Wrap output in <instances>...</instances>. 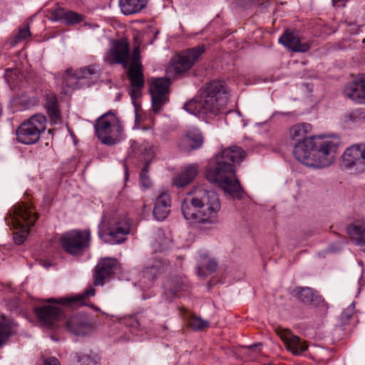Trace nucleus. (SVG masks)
<instances>
[{"mask_svg":"<svg viewBox=\"0 0 365 365\" xmlns=\"http://www.w3.org/2000/svg\"><path fill=\"white\" fill-rule=\"evenodd\" d=\"M262 344L260 343L259 344H254L251 345L249 349L252 351H255L258 347H260Z\"/></svg>","mask_w":365,"mask_h":365,"instance_id":"50","label":"nucleus"},{"mask_svg":"<svg viewBox=\"0 0 365 365\" xmlns=\"http://www.w3.org/2000/svg\"><path fill=\"white\" fill-rule=\"evenodd\" d=\"M246 157L245 150L237 145L224 148L212 160L206 170V178L216 182L225 192L233 197L242 199L243 190L236 178V164Z\"/></svg>","mask_w":365,"mask_h":365,"instance_id":"1","label":"nucleus"},{"mask_svg":"<svg viewBox=\"0 0 365 365\" xmlns=\"http://www.w3.org/2000/svg\"><path fill=\"white\" fill-rule=\"evenodd\" d=\"M74 359L76 361V365H97L96 361L87 355L75 354Z\"/></svg>","mask_w":365,"mask_h":365,"instance_id":"40","label":"nucleus"},{"mask_svg":"<svg viewBox=\"0 0 365 365\" xmlns=\"http://www.w3.org/2000/svg\"><path fill=\"white\" fill-rule=\"evenodd\" d=\"M136 62L138 65H142L139 58V48H135L132 53V61L131 63Z\"/></svg>","mask_w":365,"mask_h":365,"instance_id":"47","label":"nucleus"},{"mask_svg":"<svg viewBox=\"0 0 365 365\" xmlns=\"http://www.w3.org/2000/svg\"><path fill=\"white\" fill-rule=\"evenodd\" d=\"M221 204L217 193L203 187L195 188L181 202L184 218L200 227H207L217 221Z\"/></svg>","mask_w":365,"mask_h":365,"instance_id":"2","label":"nucleus"},{"mask_svg":"<svg viewBox=\"0 0 365 365\" xmlns=\"http://www.w3.org/2000/svg\"><path fill=\"white\" fill-rule=\"evenodd\" d=\"M140 180L142 185L146 188H149L152 185L151 180L148 174H140Z\"/></svg>","mask_w":365,"mask_h":365,"instance_id":"45","label":"nucleus"},{"mask_svg":"<svg viewBox=\"0 0 365 365\" xmlns=\"http://www.w3.org/2000/svg\"><path fill=\"white\" fill-rule=\"evenodd\" d=\"M31 36L30 29L29 24L20 26L15 34L14 40L11 42L12 46H15L17 43L24 41Z\"/></svg>","mask_w":365,"mask_h":365,"instance_id":"35","label":"nucleus"},{"mask_svg":"<svg viewBox=\"0 0 365 365\" xmlns=\"http://www.w3.org/2000/svg\"><path fill=\"white\" fill-rule=\"evenodd\" d=\"M157 148L148 144L145 145L143 147V154L145 156V160L147 159L151 161V160L155 156Z\"/></svg>","mask_w":365,"mask_h":365,"instance_id":"41","label":"nucleus"},{"mask_svg":"<svg viewBox=\"0 0 365 365\" xmlns=\"http://www.w3.org/2000/svg\"><path fill=\"white\" fill-rule=\"evenodd\" d=\"M217 262L213 259L208 258L207 253H202L200 255L197 266V274L200 277L205 276L203 272L204 269H205L208 272L212 273L217 269Z\"/></svg>","mask_w":365,"mask_h":365,"instance_id":"29","label":"nucleus"},{"mask_svg":"<svg viewBox=\"0 0 365 365\" xmlns=\"http://www.w3.org/2000/svg\"><path fill=\"white\" fill-rule=\"evenodd\" d=\"M279 42L295 52H306L310 48L307 42H302L297 33L286 30L279 38Z\"/></svg>","mask_w":365,"mask_h":365,"instance_id":"22","label":"nucleus"},{"mask_svg":"<svg viewBox=\"0 0 365 365\" xmlns=\"http://www.w3.org/2000/svg\"><path fill=\"white\" fill-rule=\"evenodd\" d=\"M204 51V46L199 45L181 52L173 63L175 73L180 74L190 69Z\"/></svg>","mask_w":365,"mask_h":365,"instance_id":"14","label":"nucleus"},{"mask_svg":"<svg viewBox=\"0 0 365 365\" xmlns=\"http://www.w3.org/2000/svg\"><path fill=\"white\" fill-rule=\"evenodd\" d=\"M362 41H363V43H365V38Z\"/></svg>","mask_w":365,"mask_h":365,"instance_id":"53","label":"nucleus"},{"mask_svg":"<svg viewBox=\"0 0 365 365\" xmlns=\"http://www.w3.org/2000/svg\"><path fill=\"white\" fill-rule=\"evenodd\" d=\"M129 45L125 41H116L107 53L105 60L110 64H128Z\"/></svg>","mask_w":365,"mask_h":365,"instance_id":"18","label":"nucleus"},{"mask_svg":"<svg viewBox=\"0 0 365 365\" xmlns=\"http://www.w3.org/2000/svg\"><path fill=\"white\" fill-rule=\"evenodd\" d=\"M101 237L110 244H120L125 241L130 231V222L123 213L115 210L104 212L98 225Z\"/></svg>","mask_w":365,"mask_h":365,"instance_id":"6","label":"nucleus"},{"mask_svg":"<svg viewBox=\"0 0 365 365\" xmlns=\"http://www.w3.org/2000/svg\"><path fill=\"white\" fill-rule=\"evenodd\" d=\"M12 324L9 322L0 323V346L12 334Z\"/></svg>","mask_w":365,"mask_h":365,"instance_id":"38","label":"nucleus"},{"mask_svg":"<svg viewBox=\"0 0 365 365\" xmlns=\"http://www.w3.org/2000/svg\"><path fill=\"white\" fill-rule=\"evenodd\" d=\"M291 294L307 305L318 306L324 302L322 297L317 291L308 287H297L291 292Z\"/></svg>","mask_w":365,"mask_h":365,"instance_id":"20","label":"nucleus"},{"mask_svg":"<svg viewBox=\"0 0 365 365\" xmlns=\"http://www.w3.org/2000/svg\"><path fill=\"white\" fill-rule=\"evenodd\" d=\"M60 243L68 254L81 256L90 247L91 233L88 230H71L61 235Z\"/></svg>","mask_w":365,"mask_h":365,"instance_id":"10","label":"nucleus"},{"mask_svg":"<svg viewBox=\"0 0 365 365\" xmlns=\"http://www.w3.org/2000/svg\"><path fill=\"white\" fill-rule=\"evenodd\" d=\"M351 242L365 252V222H356L347 227Z\"/></svg>","mask_w":365,"mask_h":365,"instance_id":"25","label":"nucleus"},{"mask_svg":"<svg viewBox=\"0 0 365 365\" xmlns=\"http://www.w3.org/2000/svg\"><path fill=\"white\" fill-rule=\"evenodd\" d=\"M171 200L167 192H161L155 199L153 207V216L158 221H163L170 212Z\"/></svg>","mask_w":365,"mask_h":365,"instance_id":"23","label":"nucleus"},{"mask_svg":"<svg viewBox=\"0 0 365 365\" xmlns=\"http://www.w3.org/2000/svg\"><path fill=\"white\" fill-rule=\"evenodd\" d=\"M354 308L355 305L354 303H352L343 311V312L339 317V320L342 326H345L349 323L350 319L351 318L354 314Z\"/></svg>","mask_w":365,"mask_h":365,"instance_id":"39","label":"nucleus"},{"mask_svg":"<svg viewBox=\"0 0 365 365\" xmlns=\"http://www.w3.org/2000/svg\"><path fill=\"white\" fill-rule=\"evenodd\" d=\"M198 168V165L195 163L185 166L180 173L173 178V184L178 187H185L195 178Z\"/></svg>","mask_w":365,"mask_h":365,"instance_id":"24","label":"nucleus"},{"mask_svg":"<svg viewBox=\"0 0 365 365\" xmlns=\"http://www.w3.org/2000/svg\"><path fill=\"white\" fill-rule=\"evenodd\" d=\"M359 145L360 146V149L361 150V151L363 152V154L365 156V144H359Z\"/></svg>","mask_w":365,"mask_h":365,"instance_id":"51","label":"nucleus"},{"mask_svg":"<svg viewBox=\"0 0 365 365\" xmlns=\"http://www.w3.org/2000/svg\"><path fill=\"white\" fill-rule=\"evenodd\" d=\"M19 73L17 69H6L5 71V79L6 82L10 85H15L14 77H16Z\"/></svg>","mask_w":365,"mask_h":365,"instance_id":"42","label":"nucleus"},{"mask_svg":"<svg viewBox=\"0 0 365 365\" xmlns=\"http://www.w3.org/2000/svg\"><path fill=\"white\" fill-rule=\"evenodd\" d=\"M34 313L39 322L46 327L54 329L65 324L66 329L76 335H85L92 329V326L85 316L74 315L66 321L62 311L56 306L36 307Z\"/></svg>","mask_w":365,"mask_h":365,"instance_id":"5","label":"nucleus"},{"mask_svg":"<svg viewBox=\"0 0 365 365\" xmlns=\"http://www.w3.org/2000/svg\"><path fill=\"white\" fill-rule=\"evenodd\" d=\"M143 87L130 86L129 94L133 101L136 100L141 96V89Z\"/></svg>","mask_w":365,"mask_h":365,"instance_id":"44","label":"nucleus"},{"mask_svg":"<svg viewBox=\"0 0 365 365\" xmlns=\"http://www.w3.org/2000/svg\"><path fill=\"white\" fill-rule=\"evenodd\" d=\"M66 10L59 6L51 8L48 10V19L52 21H63Z\"/></svg>","mask_w":365,"mask_h":365,"instance_id":"37","label":"nucleus"},{"mask_svg":"<svg viewBox=\"0 0 365 365\" xmlns=\"http://www.w3.org/2000/svg\"><path fill=\"white\" fill-rule=\"evenodd\" d=\"M339 143L338 138L311 136L305 141L296 143L293 153L299 162L307 166L326 167L333 162Z\"/></svg>","mask_w":365,"mask_h":365,"instance_id":"4","label":"nucleus"},{"mask_svg":"<svg viewBox=\"0 0 365 365\" xmlns=\"http://www.w3.org/2000/svg\"><path fill=\"white\" fill-rule=\"evenodd\" d=\"M341 120L346 125L365 122V110L358 108L347 112L341 116Z\"/></svg>","mask_w":365,"mask_h":365,"instance_id":"30","label":"nucleus"},{"mask_svg":"<svg viewBox=\"0 0 365 365\" xmlns=\"http://www.w3.org/2000/svg\"><path fill=\"white\" fill-rule=\"evenodd\" d=\"M83 21V16L78 13L72 11H66L63 23L67 26L77 24Z\"/></svg>","mask_w":365,"mask_h":365,"instance_id":"36","label":"nucleus"},{"mask_svg":"<svg viewBox=\"0 0 365 365\" xmlns=\"http://www.w3.org/2000/svg\"><path fill=\"white\" fill-rule=\"evenodd\" d=\"M46 117L41 114L32 115L23 122L16 130V138L19 143L31 145L36 143L45 130Z\"/></svg>","mask_w":365,"mask_h":365,"instance_id":"9","label":"nucleus"},{"mask_svg":"<svg viewBox=\"0 0 365 365\" xmlns=\"http://www.w3.org/2000/svg\"><path fill=\"white\" fill-rule=\"evenodd\" d=\"M150 163V160L145 159V164L144 165L140 174H143V175L148 174Z\"/></svg>","mask_w":365,"mask_h":365,"instance_id":"48","label":"nucleus"},{"mask_svg":"<svg viewBox=\"0 0 365 365\" xmlns=\"http://www.w3.org/2000/svg\"><path fill=\"white\" fill-rule=\"evenodd\" d=\"M99 76L98 69L96 66L91 65L86 67L81 68L75 73L72 74L71 70H67L63 76V83L66 86L76 88L78 86L74 84L83 85L85 83L90 86L91 83L96 81Z\"/></svg>","mask_w":365,"mask_h":365,"instance_id":"11","label":"nucleus"},{"mask_svg":"<svg viewBox=\"0 0 365 365\" xmlns=\"http://www.w3.org/2000/svg\"><path fill=\"white\" fill-rule=\"evenodd\" d=\"M118 268L119 264L115 259L108 257L101 259L96 267L94 285H102L104 280L113 274Z\"/></svg>","mask_w":365,"mask_h":365,"instance_id":"17","label":"nucleus"},{"mask_svg":"<svg viewBox=\"0 0 365 365\" xmlns=\"http://www.w3.org/2000/svg\"><path fill=\"white\" fill-rule=\"evenodd\" d=\"M203 144V137L198 129H191L180 138L179 148L184 152H191L200 148Z\"/></svg>","mask_w":365,"mask_h":365,"instance_id":"21","label":"nucleus"},{"mask_svg":"<svg viewBox=\"0 0 365 365\" xmlns=\"http://www.w3.org/2000/svg\"><path fill=\"white\" fill-rule=\"evenodd\" d=\"M184 282L181 277H175L173 279H170L164 282L163 287L165 294L169 292L172 295H175L178 292L182 290Z\"/></svg>","mask_w":365,"mask_h":365,"instance_id":"32","label":"nucleus"},{"mask_svg":"<svg viewBox=\"0 0 365 365\" xmlns=\"http://www.w3.org/2000/svg\"><path fill=\"white\" fill-rule=\"evenodd\" d=\"M43 365H61L59 360L53 356L46 359Z\"/></svg>","mask_w":365,"mask_h":365,"instance_id":"46","label":"nucleus"},{"mask_svg":"<svg viewBox=\"0 0 365 365\" xmlns=\"http://www.w3.org/2000/svg\"><path fill=\"white\" fill-rule=\"evenodd\" d=\"M312 126L308 123H300L292 125L289 128L290 138L297 142L305 141L310 137H307L312 131Z\"/></svg>","mask_w":365,"mask_h":365,"instance_id":"26","label":"nucleus"},{"mask_svg":"<svg viewBox=\"0 0 365 365\" xmlns=\"http://www.w3.org/2000/svg\"><path fill=\"white\" fill-rule=\"evenodd\" d=\"M95 133L102 143L114 145L124 138V129L118 118L112 112L100 116L94 124Z\"/></svg>","mask_w":365,"mask_h":365,"instance_id":"8","label":"nucleus"},{"mask_svg":"<svg viewBox=\"0 0 365 365\" xmlns=\"http://www.w3.org/2000/svg\"><path fill=\"white\" fill-rule=\"evenodd\" d=\"M344 93L353 101L365 104V74L357 75L353 83L346 86Z\"/></svg>","mask_w":365,"mask_h":365,"instance_id":"19","label":"nucleus"},{"mask_svg":"<svg viewBox=\"0 0 365 365\" xmlns=\"http://www.w3.org/2000/svg\"><path fill=\"white\" fill-rule=\"evenodd\" d=\"M96 289L93 287L87 289L83 294H80L74 297L71 298H62L58 302L65 305H72L73 303L83 304V300L88 297H93L95 295Z\"/></svg>","mask_w":365,"mask_h":365,"instance_id":"33","label":"nucleus"},{"mask_svg":"<svg viewBox=\"0 0 365 365\" xmlns=\"http://www.w3.org/2000/svg\"><path fill=\"white\" fill-rule=\"evenodd\" d=\"M170 81L167 78H159L153 81L150 86L153 110L158 113L168 100Z\"/></svg>","mask_w":365,"mask_h":365,"instance_id":"15","label":"nucleus"},{"mask_svg":"<svg viewBox=\"0 0 365 365\" xmlns=\"http://www.w3.org/2000/svg\"><path fill=\"white\" fill-rule=\"evenodd\" d=\"M37 214L32 207L25 203L14 206L5 217L8 225L16 230L14 232V240L16 245H21L26 239L30 227L37 220Z\"/></svg>","mask_w":365,"mask_h":365,"instance_id":"7","label":"nucleus"},{"mask_svg":"<svg viewBox=\"0 0 365 365\" xmlns=\"http://www.w3.org/2000/svg\"><path fill=\"white\" fill-rule=\"evenodd\" d=\"M252 4H256L258 5H263L265 3H267L269 0H250Z\"/></svg>","mask_w":365,"mask_h":365,"instance_id":"49","label":"nucleus"},{"mask_svg":"<svg viewBox=\"0 0 365 365\" xmlns=\"http://www.w3.org/2000/svg\"><path fill=\"white\" fill-rule=\"evenodd\" d=\"M229 93L226 84L222 81L210 82L201 93L184 104V109L205 120L227 113Z\"/></svg>","mask_w":365,"mask_h":365,"instance_id":"3","label":"nucleus"},{"mask_svg":"<svg viewBox=\"0 0 365 365\" xmlns=\"http://www.w3.org/2000/svg\"><path fill=\"white\" fill-rule=\"evenodd\" d=\"M187 325L194 331H200L210 327V322L196 315L190 316L187 319Z\"/></svg>","mask_w":365,"mask_h":365,"instance_id":"34","label":"nucleus"},{"mask_svg":"<svg viewBox=\"0 0 365 365\" xmlns=\"http://www.w3.org/2000/svg\"><path fill=\"white\" fill-rule=\"evenodd\" d=\"M125 324L126 326L133 329H138L140 325L139 319L135 315L130 316L128 318L125 319Z\"/></svg>","mask_w":365,"mask_h":365,"instance_id":"43","label":"nucleus"},{"mask_svg":"<svg viewBox=\"0 0 365 365\" xmlns=\"http://www.w3.org/2000/svg\"><path fill=\"white\" fill-rule=\"evenodd\" d=\"M142 69V65H138L136 62L130 63L128 71V77L130 83V86L143 87L144 76Z\"/></svg>","mask_w":365,"mask_h":365,"instance_id":"28","label":"nucleus"},{"mask_svg":"<svg viewBox=\"0 0 365 365\" xmlns=\"http://www.w3.org/2000/svg\"><path fill=\"white\" fill-rule=\"evenodd\" d=\"M170 267V263L162 257L155 255L148 258L141 272L143 282H152L158 277L165 273Z\"/></svg>","mask_w":365,"mask_h":365,"instance_id":"12","label":"nucleus"},{"mask_svg":"<svg viewBox=\"0 0 365 365\" xmlns=\"http://www.w3.org/2000/svg\"><path fill=\"white\" fill-rule=\"evenodd\" d=\"M47 302H56V299H53V298H50V299H47Z\"/></svg>","mask_w":365,"mask_h":365,"instance_id":"52","label":"nucleus"},{"mask_svg":"<svg viewBox=\"0 0 365 365\" xmlns=\"http://www.w3.org/2000/svg\"><path fill=\"white\" fill-rule=\"evenodd\" d=\"M342 165L354 173L365 171V156L359 145H353L346 149L342 156Z\"/></svg>","mask_w":365,"mask_h":365,"instance_id":"13","label":"nucleus"},{"mask_svg":"<svg viewBox=\"0 0 365 365\" xmlns=\"http://www.w3.org/2000/svg\"><path fill=\"white\" fill-rule=\"evenodd\" d=\"M46 107L51 120L57 123L60 119V114L56 96L53 95L47 96Z\"/></svg>","mask_w":365,"mask_h":365,"instance_id":"31","label":"nucleus"},{"mask_svg":"<svg viewBox=\"0 0 365 365\" xmlns=\"http://www.w3.org/2000/svg\"><path fill=\"white\" fill-rule=\"evenodd\" d=\"M276 334L284 343L287 350L294 355H301L307 349V345L301 339L294 335L290 330L278 327L275 329Z\"/></svg>","mask_w":365,"mask_h":365,"instance_id":"16","label":"nucleus"},{"mask_svg":"<svg viewBox=\"0 0 365 365\" xmlns=\"http://www.w3.org/2000/svg\"><path fill=\"white\" fill-rule=\"evenodd\" d=\"M147 4V0H119L122 13L130 15L140 12Z\"/></svg>","mask_w":365,"mask_h":365,"instance_id":"27","label":"nucleus"}]
</instances>
